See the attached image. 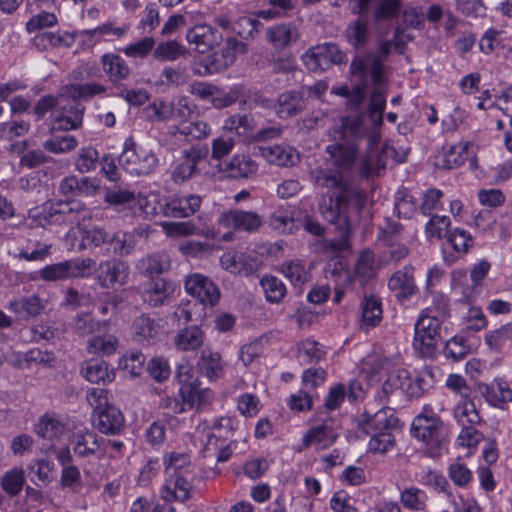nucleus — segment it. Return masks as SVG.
I'll list each match as a JSON object with an SVG mask.
<instances>
[{"mask_svg": "<svg viewBox=\"0 0 512 512\" xmlns=\"http://www.w3.org/2000/svg\"><path fill=\"white\" fill-rule=\"evenodd\" d=\"M355 274L364 280L371 279L376 275V265L374 253L371 250H364L355 266Z\"/></svg>", "mask_w": 512, "mask_h": 512, "instance_id": "0e129e2a", "label": "nucleus"}, {"mask_svg": "<svg viewBox=\"0 0 512 512\" xmlns=\"http://www.w3.org/2000/svg\"><path fill=\"white\" fill-rule=\"evenodd\" d=\"M130 268L127 262L120 259H110L99 264L97 281L102 288H114L128 281Z\"/></svg>", "mask_w": 512, "mask_h": 512, "instance_id": "f8f14e48", "label": "nucleus"}, {"mask_svg": "<svg viewBox=\"0 0 512 512\" xmlns=\"http://www.w3.org/2000/svg\"><path fill=\"white\" fill-rule=\"evenodd\" d=\"M398 425V418L390 408H383L377 411L367 420V426L374 432H390Z\"/></svg>", "mask_w": 512, "mask_h": 512, "instance_id": "de8ad7c7", "label": "nucleus"}, {"mask_svg": "<svg viewBox=\"0 0 512 512\" xmlns=\"http://www.w3.org/2000/svg\"><path fill=\"white\" fill-rule=\"evenodd\" d=\"M402 0H379L373 12V19L376 22L391 20L401 12Z\"/></svg>", "mask_w": 512, "mask_h": 512, "instance_id": "4d7b16f0", "label": "nucleus"}, {"mask_svg": "<svg viewBox=\"0 0 512 512\" xmlns=\"http://www.w3.org/2000/svg\"><path fill=\"white\" fill-rule=\"evenodd\" d=\"M100 63L105 75L114 85H118L125 81L130 75L131 71L128 64L118 54H103L100 58Z\"/></svg>", "mask_w": 512, "mask_h": 512, "instance_id": "5701e85b", "label": "nucleus"}, {"mask_svg": "<svg viewBox=\"0 0 512 512\" xmlns=\"http://www.w3.org/2000/svg\"><path fill=\"white\" fill-rule=\"evenodd\" d=\"M433 382V374L428 368L419 371L414 377L407 371L403 393L410 398H419L432 387Z\"/></svg>", "mask_w": 512, "mask_h": 512, "instance_id": "c85d7f7f", "label": "nucleus"}, {"mask_svg": "<svg viewBox=\"0 0 512 512\" xmlns=\"http://www.w3.org/2000/svg\"><path fill=\"white\" fill-rule=\"evenodd\" d=\"M200 372L210 380L218 379L222 376L224 365L218 352L210 349H203L197 362Z\"/></svg>", "mask_w": 512, "mask_h": 512, "instance_id": "c9c22d12", "label": "nucleus"}, {"mask_svg": "<svg viewBox=\"0 0 512 512\" xmlns=\"http://www.w3.org/2000/svg\"><path fill=\"white\" fill-rule=\"evenodd\" d=\"M467 158V144L458 143L444 148L443 153L437 157L436 165L443 169H454L461 166Z\"/></svg>", "mask_w": 512, "mask_h": 512, "instance_id": "a19ab883", "label": "nucleus"}, {"mask_svg": "<svg viewBox=\"0 0 512 512\" xmlns=\"http://www.w3.org/2000/svg\"><path fill=\"white\" fill-rule=\"evenodd\" d=\"M412 435L425 446V454L431 458L441 456L447 442V428L433 408L425 405L413 420Z\"/></svg>", "mask_w": 512, "mask_h": 512, "instance_id": "7ed1b4c3", "label": "nucleus"}, {"mask_svg": "<svg viewBox=\"0 0 512 512\" xmlns=\"http://www.w3.org/2000/svg\"><path fill=\"white\" fill-rule=\"evenodd\" d=\"M108 87L98 82L74 83L67 86V93L74 100L88 101L96 96L107 95Z\"/></svg>", "mask_w": 512, "mask_h": 512, "instance_id": "79ce46f5", "label": "nucleus"}, {"mask_svg": "<svg viewBox=\"0 0 512 512\" xmlns=\"http://www.w3.org/2000/svg\"><path fill=\"white\" fill-rule=\"evenodd\" d=\"M361 328H372L380 324L382 320V302L375 295L364 296L361 301Z\"/></svg>", "mask_w": 512, "mask_h": 512, "instance_id": "2f4dec72", "label": "nucleus"}, {"mask_svg": "<svg viewBox=\"0 0 512 512\" xmlns=\"http://www.w3.org/2000/svg\"><path fill=\"white\" fill-rule=\"evenodd\" d=\"M386 107V96L380 90H373L370 95L368 117L364 115L346 116L342 119L345 137L367 139L368 155L361 161L360 172L368 175L375 165L383 166L382 153L377 151L380 140L379 128L383 123V113Z\"/></svg>", "mask_w": 512, "mask_h": 512, "instance_id": "f03ea898", "label": "nucleus"}, {"mask_svg": "<svg viewBox=\"0 0 512 512\" xmlns=\"http://www.w3.org/2000/svg\"><path fill=\"white\" fill-rule=\"evenodd\" d=\"M453 417L459 426L478 425L481 423V416L473 400L461 399L454 407Z\"/></svg>", "mask_w": 512, "mask_h": 512, "instance_id": "ea45409f", "label": "nucleus"}, {"mask_svg": "<svg viewBox=\"0 0 512 512\" xmlns=\"http://www.w3.org/2000/svg\"><path fill=\"white\" fill-rule=\"evenodd\" d=\"M261 154L268 162L278 166H293L300 160L298 151L286 144L263 147Z\"/></svg>", "mask_w": 512, "mask_h": 512, "instance_id": "393cba45", "label": "nucleus"}, {"mask_svg": "<svg viewBox=\"0 0 512 512\" xmlns=\"http://www.w3.org/2000/svg\"><path fill=\"white\" fill-rule=\"evenodd\" d=\"M305 107V99L303 95L297 91H286L281 93L273 106L276 115L280 119H288L296 116L302 112Z\"/></svg>", "mask_w": 512, "mask_h": 512, "instance_id": "aec40b11", "label": "nucleus"}, {"mask_svg": "<svg viewBox=\"0 0 512 512\" xmlns=\"http://www.w3.org/2000/svg\"><path fill=\"white\" fill-rule=\"evenodd\" d=\"M190 468V457L185 453H172L165 467L170 480H185Z\"/></svg>", "mask_w": 512, "mask_h": 512, "instance_id": "49530a36", "label": "nucleus"}, {"mask_svg": "<svg viewBox=\"0 0 512 512\" xmlns=\"http://www.w3.org/2000/svg\"><path fill=\"white\" fill-rule=\"evenodd\" d=\"M477 391L494 407H502L512 401V390L501 381H493L491 384L480 383L477 385Z\"/></svg>", "mask_w": 512, "mask_h": 512, "instance_id": "a878e982", "label": "nucleus"}, {"mask_svg": "<svg viewBox=\"0 0 512 512\" xmlns=\"http://www.w3.org/2000/svg\"><path fill=\"white\" fill-rule=\"evenodd\" d=\"M325 347L313 339H305L297 346V358L301 364H317L326 357Z\"/></svg>", "mask_w": 512, "mask_h": 512, "instance_id": "58836bf2", "label": "nucleus"}, {"mask_svg": "<svg viewBox=\"0 0 512 512\" xmlns=\"http://www.w3.org/2000/svg\"><path fill=\"white\" fill-rule=\"evenodd\" d=\"M72 444L75 454L80 457L95 455L101 446L97 435L92 431L76 433Z\"/></svg>", "mask_w": 512, "mask_h": 512, "instance_id": "37998d69", "label": "nucleus"}, {"mask_svg": "<svg viewBox=\"0 0 512 512\" xmlns=\"http://www.w3.org/2000/svg\"><path fill=\"white\" fill-rule=\"evenodd\" d=\"M392 50V41H380L375 52H367L354 57L350 64V71L354 77H359L365 83L369 77L374 85H382L385 81L384 62Z\"/></svg>", "mask_w": 512, "mask_h": 512, "instance_id": "20e7f679", "label": "nucleus"}, {"mask_svg": "<svg viewBox=\"0 0 512 512\" xmlns=\"http://www.w3.org/2000/svg\"><path fill=\"white\" fill-rule=\"evenodd\" d=\"M105 202L110 205L135 204L139 206L142 212L146 215L153 214L154 210V208L149 210V201L146 197L136 195L132 191L121 188L107 191L105 195Z\"/></svg>", "mask_w": 512, "mask_h": 512, "instance_id": "7c9ffc66", "label": "nucleus"}, {"mask_svg": "<svg viewBox=\"0 0 512 512\" xmlns=\"http://www.w3.org/2000/svg\"><path fill=\"white\" fill-rule=\"evenodd\" d=\"M99 153L93 147H83L79 150L75 168L81 173L94 171L98 165Z\"/></svg>", "mask_w": 512, "mask_h": 512, "instance_id": "bf43d9fd", "label": "nucleus"}, {"mask_svg": "<svg viewBox=\"0 0 512 512\" xmlns=\"http://www.w3.org/2000/svg\"><path fill=\"white\" fill-rule=\"evenodd\" d=\"M34 431L39 437L53 441L65 433L66 427L58 417L45 414L36 423Z\"/></svg>", "mask_w": 512, "mask_h": 512, "instance_id": "4c0bfd02", "label": "nucleus"}, {"mask_svg": "<svg viewBox=\"0 0 512 512\" xmlns=\"http://www.w3.org/2000/svg\"><path fill=\"white\" fill-rule=\"evenodd\" d=\"M81 374L91 383H107L113 381L115 373L102 360L86 361L81 368Z\"/></svg>", "mask_w": 512, "mask_h": 512, "instance_id": "f704fd0d", "label": "nucleus"}, {"mask_svg": "<svg viewBox=\"0 0 512 512\" xmlns=\"http://www.w3.org/2000/svg\"><path fill=\"white\" fill-rule=\"evenodd\" d=\"M202 197L197 194L174 196L160 204V212L169 218H188L201 207Z\"/></svg>", "mask_w": 512, "mask_h": 512, "instance_id": "ddd939ff", "label": "nucleus"}, {"mask_svg": "<svg viewBox=\"0 0 512 512\" xmlns=\"http://www.w3.org/2000/svg\"><path fill=\"white\" fill-rule=\"evenodd\" d=\"M95 427L104 434H118L124 428V416L114 405L95 414Z\"/></svg>", "mask_w": 512, "mask_h": 512, "instance_id": "b1692460", "label": "nucleus"}, {"mask_svg": "<svg viewBox=\"0 0 512 512\" xmlns=\"http://www.w3.org/2000/svg\"><path fill=\"white\" fill-rule=\"evenodd\" d=\"M442 322L437 316L425 312L419 316L415 323L413 348L421 357L432 359L436 356Z\"/></svg>", "mask_w": 512, "mask_h": 512, "instance_id": "39448f33", "label": "nucleus"}, {"mask_svg": "<svg viewBox=\"0 0 512 512\" xmlns=\"http://www.w3.org/2000/svg\"><path fill=\"white\" fill-rule=\"evenodd\" d=\"M260 284L264 290L265 297L268 302L279 303L286 295L285 285L275 276H263Z\"/></svg>", "mask_w": 512, "mask_h": 512, "instance_id": "603ef678", "label": "nucleus"}, {"mask_svg": "<svg viewBox=\"0 0 512 512\" xmlns=\"http://www.w3.org/2000/svg\"><path fill=\"white\" fill-rule=\"evenodd\" d=\"M204 331L198 325H191L180 329L173 339L178 351L189 352L200 349L205 343Z\"/></svg>", "mask_w": 512, "mask_h": 512, "instance_id": "412c9836", "label": "nucleus"}, {"mask_svg": "<svg viewBox=\"0 0 512 512\" xmlns=\"http://www.w3.org/2000/svg\"><path fill=\"white\" fill-rule=\"evenodd\" d=\"M414 268L411 265L404 266L392 274L388 280V287L395 292L398 299L406 300L415 294L417 286L414 280Z\"/></svg>", "mask_w": 512, "mask_h": 512, "instance_id": "6ab92c4d", "label": "nucleus"}, {"mask_svg": "<svg viewBox=\"0 0 512 512\" xmlns=\"http://www.w3.org/2000/svg\"><path fill=\"white\" fill-rule=\"evenodd\" d=\"M185 290L204 305L214 306L220 298L218 286L210 278L199 273L187 276Z\"/></svg>", "mask_w": 512, "mask_h": 512, "instance_id": "9d476101", "label": "nucleus"}, {"mask_svg": "<svg viewBox=\"0 0 512 512\" xmlns=\"http://www.w3.org/2000/svg\"><path fill=\"white\" fill-rule=\"evenodd\" d=\"M257 163L246 154H236L225 162L222 172L231 179L248 178L256 174Z\"/></svg>", "mask_w": 512, "mask_h": 512, "instance_id": "4be33fe9", "label": "nucleus"}, {"mask_svg": "<svg viewBox=\"0 0 512 512\" xmlns=\"http://www.w3.org/2000/svg\"><path fill=\"white\" fill-rule=\"evenodd\" d=\"M189 51L177 40L160 42L153 50V57L160 61H176L181 57H187Z\"/></svg>", "mask_w": 512, "mask_h": 512, "instance_id": "c03bdc74", "label": "nucleus"}, {"mask_svg": "<svg viewBox=\"0 0 512 512\" xmlns=\"http://www.w3.org/2000/svg\"><path fill=\"white\" fill-rule=\"evenodd\" d=\"M119 162L127 172L139 176L150 174L157 167L158 158L152 149L136 144L130 137L125 141Z\"/></svg>", "mask_w": 512, "mask_h": 512, "instance_id": "423d86ee", "label": "nucleus"}, {"mask_svg": "<svg viewBox=\"0 0 512 512\" xmlns=\"http://www.w3.org/2000/svg\"><path fill=\"white\" fill-rule=\"evenodd\" d=\"M470 346L463 336H454L449 339L444 347L443 354L453 362L463 360L470 353Z\"/></svg>", "mask_w": 512, "mask_h": 512, "instance_id": "864d4df0", "label": "nucleus"}, {"mask_svg": "<svg viewBox=\"0 0 512 512\" xmlns=\"http://www.w3.org/2000/svg\"><path fill=\"white\" fill-rule=\"evenodd\" d=\"M343 141L330 144L326 153L330 156L331 166H319L310 173L313 183L320 189H325L318 202V211L328 223L334 225L342 235H348L351 230V209L358 213L366 206L367 193L355 184L346 172L358 164V173L369 177L374 170L383 166L373 165L368 175L360 172L361 161L368 155L367 139L345 137L342 128ZM376 159H373L375 164Z\"/></svg>", "mask_w": 512, "mask_h": 512, "instance_id": "f257e3e1", "label": "nucleus"}, {"mask_svg": "<svg viewBox=\"0 0 512 512\" xmlns=\"http://www.w3.org/2000/svg\"><path fill=\"white\" fill-rule=\"evenodd\" d=\"M74 41V36L67 32L64 34L43 32L37 34L33 39L34 45L40 50H47L58 46L70 47Z\"/></svg>", "mask_w": 512, "mask_h": 512, "instance_id": "a18cd8bd", "label": "nucleus"}, {"mask_svg": "<svg viewBox=\"0 0 512 512\" xmlns=\"http://www.w3.org/2000/svg\"><path fill=\"white\" fill-rule=\"evenodd\" d=\"M172 282L157 278L153 280L143 293V299L152 307H158L166 303L169 297L174 293Z\"/></svg>", "mask_w": 512, "mask_h": 512, "instance_id": "c756f323", "label": "nucleus"}, {"mask_svg": "<svg viewBox=\"0 0 512 512\" xmlns=\"http://www.w3.org/2000/svg\"><path fill=\"white\" fill-rule=\"evenodd\" d=\"M132 329L133 337L138 343L154 342L160 334V326L153 318L145 314L135 318Z\"/></svg>", "mask_w": 512, "mask_h": 512, "instance_id": "72a5a7b5", "label": "nucleus"}, {"mask_svg": "<svg viewBox=\"0 0 512 512\" xmlns=\"http://www.w3.org/2000/svg\"><path fill=\"white\" fill-rule=\"evenodd\" d=\"M281 272L295 285L304 284L309 279V273L299 260H290L282 264Z\"/></svg>", "mask_w": 512, "mask_h": 512, "instance_id": "680f3d73", "label": "nucleus"}, {"mask_svg": "<svg viewBox=\"0 0 512 512\" xmlns=\"http://www.w3.org/2000/svg\"><path fill=\"white\" fill-rule=\"evenodd\" d=\"M170 267L168 255L164 253H154L142 258L139 261V268L148 276L162 274Z\"/></svg>", "mask_w": 512, "mask_h": 512, "instance_id": "09e8293b", "label": "nucleus"}, {"mask_svg": "<svg viewBox=\"0 0 512 512\" xmlns=\"http://www.w3.org/2000/svg\"><path fill=\"white\" fill-rule=\"evenodd\" d=\"M512 341V324L507 323L501 327L488 332L485 336V343L495 351H500L505 345Z\"/></svg>", "mask_w": 512, "mask_h": 512, "instance_id": "5fc2aeb1", "label": "nucleus"}, {"mask_svg": "<svg viewBox=\"0 0 512 512\" xmlns=\"http://www.w3.org/2000/svg\"><path fill=\"white\" fill-rule=\"evenodd\" d=\"M30 480H47L54 477V464L46 459H34L28 465Z\"/></svg>", "mask_w": 512, "mask_h": 512, "instance_id": "338daca9", "label": "nucleus"}, {"mask_svg": "<svg viewBox=\"0 0 512 512\" xmlns=\"http://www.w3.org/2000/svg\"><path fill=\"white\" fill-rule=\"evenodd\" d=\"M78 145V141L74 136L61 135L47 139L43 143V148L54 154H63L74 150Z\"/></svg>", "mask_w": 512, "mask_h": 512, "instance_id": "6e6d98bb", "label": "nucleus"}, {"mask_svg": "<svg viewBox=\"0 0 512 512\" xmlns=\"http://www.w3.org/2000/svg\"><path fill=\"white\" fill-rule=\"evenodd\" d=\"M136 233L142 234L138 229L133 232L123 230L111 231L107 243V251L119 257L130 255L136 247Z\"/></svg>", "mask_w": 512, "mask_h": 512, "instance_id": "bb28decb", "label": "nucleus"}, {"mask_svg": "<svg viewBox=\"0 0 512 512\" xmlns=\"http://www.w3.org/2000/svg\"><path fill=\"white\" fill-rule=\"evenodd\" d=\"M447 242L457 252L465 254L469 248L473 245L472 236L462 228H455L446 235Z\"/></svg>", "mask_w": 512, "mask_h": 512, "instance_id": "052dcab7", "label": "nucleus"}, {"mask_svg": "<svg viewBox=\"0 0 512 512\" xmlns=\"http://www.w3.org/2000/svg\"><path fill=\"white\" fill-rule=\"evenodd\" d=\"M31 217L43 218L45 222H66L70 224L80 225L83 220L90 216L89 209L81 202L71 201H56L46 203L42 212H30Z\"/></svg>", "mask_w": 512, "mask_h": 512, "instance_id": "6e6552de", "label": "nucleus"}, {"mask_svg": "<svg viewBox=\"0 0 512 512\" xmlns=\"http://www.w3.org/2000/svg\"><path fill=\"white\" fill-rule=\"evenodd\" d=\"M191 482H165L161 488V495L165 503L150 507V512H175L171 501H184L189 498Z\"/></svg>", "mask_w": 512, "mask_h": 512, "instance_id": "a211bd4d", "label": "nucleus"}, {"mask_svg": "<svg viewBox=\"0 0 512 512\" xmlns=\"http://www.w3.org/2000/svg\"><path fill=\"white\" fill-rule=\"evenodd\" d=\"M266 39L276 52H283L301 37L298 26L292 22L275 24L266 30Z\"/></svg>", "mask_w": 512, "mask_h": 512, "instance_id": "2eb2a0df", "label": "nucleus"}, {"mask_svg": "<svg viewBox=\"0 0 512 512\" xmlns=\"http://www.w3.org/2000/svg\"><path fill=\"white\" fill-rule=\"evenodd\" d=\"M95 266V261L91 258H75L41 268L37 277L46 282L65 281L75 278H84L89 276L91 269Z\"/></svg>", "mask_w": 512, "mask_h": 512, "instance_id": "0eeeda50", "label": "nucleus"}, {"mask_svg": "<svg viewBox=\"0 0 512 512\" xmlns=\"http://www.w3.org/2000/svg\"><path fill=\"white\" fill-rule=\"evenodd\" d=\"M84 108L78 104L64 107L61 114L53 121L52 131L75 130L82 124Z\"/></svg>", "mask_w": 512, "mask_h": 512, "instance_id": "473e14b6", "label": "nucleus"}, {"mask_svg": "<svg viewBox=\"0 0 512 512\" xmlns=\"http://www.w3.org/2000/svg\"><path fill=\"white\" fill-rule=\"evenodd\" d=\"M118 340L111 335L104 337H92L88 340L87 349L90 353L111 355L115 352Z\"/></svg>", "mask_w": 512, "mask_h": 512, "instance_id": "e2e57ef3", "label": "nucleus"}, {"mask_svg": "<svg viewBox=\"0 0 512 512\" xmlns=\"http://www.w3.org/2000/svg\"><path fill=\"white\" fill-rule=\"evenodd\" d=\"M52 247L51 243L27 238L26 244H21L14 257L28 262H43L52 254Z\"/></svg>", "mask_w": 512, "mask_h": 512, "instance_id": "cd10ccee", "label": "nucleus"}, {"mask_svg": "<svg viewBox=\"0 0 512 512\" xmlns=\"http://www.w3.org/2000/svg\"><path fill=\"white\" fill-rule=\"evenodd\" d=\"M110 232L111 231L106 230L100 226H92L91 228L83 229L80 248L85 249L91 247L107 246Z\"/></svg>", "mask_w": 512, "mask_h": 512, "instance_id": "3c124183", "label": "nucleus"}, {"mask_svg": "<svg viewBox=\"0 0 512 512\" xmlns=\"http://www.w3.org/2000/svg\"><path fill=\"white\" fill-rule=\"evenodd\" d=\"M54 359L55 357L52 352L33 348L23 354L20 364L23 368H31L34 364L49 365Z\"/></svg>", "mask_w": 512, "mask_h": 512, "instance_id": "69168bd1", "label": "nucleus"}, {"mask_svg": "<svg viewBox=\"0 0 512 512\" xmlns=\"http://www.w3.org/2000/svg\"><path fill=\"white\" fill-rule=\"evenodd\" d=\"M186 40L197 52L205 54L221 44L223 35L209 24H196L188 29Z\"/></svg>", "mask_w": 512, "mask_h": 512, "instance_id": "9b49d317", "label": "nucleus"}, {"mask_svg": "<svg viewBox=\"0 0 512 512\" xmlns=\"http://www.w3.org/2000/svg\"><path fill=\"white\" fill-rule=\"evenodd\" d=\"M417 210L415 198L407 191H398L395 196L394 211L398 217L410 219Z\"/></svg>", "mask_w": 512, "mask_h": 512, "instance_id": "13d9d810", "label": "nucleus"}, {"mask_svg": "<svg viewBox=\"0 0 512 512\" xmlns=\"http://www.w3.org/2000/svg\"><path fill=\"white\" fill-rule=\"evenodd\" d=\"M301 59L309 71L322 72L331 65L345 63L346 54L334 43H323L310 47Z\"/></svg>", "mask_w": 512, "mask_h": 512, "instance_id": "1a4fd4ad", "label": "nucleus"}, {"mask_svg": "<svg viewBox=\"0 0 512 512\" xmlns=\"http://www.w3.org/2000/svg\"><path fill=\"white\" fill-rule=\"evenodd\" d=\"M347 38L349 43L358 48L364 45L368 38V25L362 19H357L347 28Z\"/></svg>", "mask_w": 512, "mask_h": 512, "instance_id": "774afa93", "label": "nucleus"}, {"mask_svg": "<svg viewBox=\"0 0 512 512\" xmlns=\"http://www.w3.org/2000/svg\"><path fill=\"white\" fill-rule=\"evenodd\" d=\"M208 155L209 149L206 145H192L182 151V158L185 159L196 174H199L205 166Z\"/></svg>", "mask_w": 512, "mask_h": 512, "instance_id": "8fccbe9b", "label": "nucleus"}, {"mask_svg": "<svg viewBox=\"0 0 512 512\" xmlns=\"http://www.w3.org/2000/svg\"><path fill=\"white\" fill-rule=\"evenodd\" d=\"M219 223L225 228L254 233L263 225V219L253 211L229 210L220 216Z\"/></svg>", "mask_w": 512, "mask_h": 512, "instance_id": "dca6fc26", "label": "nucleus"}, {"mask_svg": "<svg viewBox=\"0 0 512 512\" xmlns=\"http://www.w3.org/2000/svg\"><path fill=\"white\" fill-rule=\"evenodd\" d=\"M176 377L181 384L180 396L189 404L190 408L199 407L202 404L203 391L199 389V381L194 375V370L189 364L177 366Z\"/></svg>", "mask_w": 512, "mask_h": 512, "instance_id": "4468645a", "label": "nucleus"}, {"mask_svg": "<svg viewBox=\"0 0 512 512\" xmlns=\"http://www.w3.org/2000/svg\"><path fill=\"white\" fill-rule=\"evenodd\" d=\"M340 425L337 420L325 419L322 424L312 427L303 437L306 447L314 444L317 448L324 449L331 446L338 438Z\"/></svg>", "mask_w": 512, "mask_h": 512, "instance_id": "f3484780", "label": "nucleus"}, {"mask_svg": "<svg viewBox=\"0 0 512 512\" xmlns=\"http://www.w3.org/2000/svg\"><path fill=\"white\" fill-rule=\"evenodd\" d=\"M44 308L42 300L37 295L20 297L9 302L8 309L18 317L27 319L38 315Z\"/></svg>", "mask_w": 512, "mask_h": 512, "instance_id": "e433bc0d", "label": "nucleus"}]
</instances>
